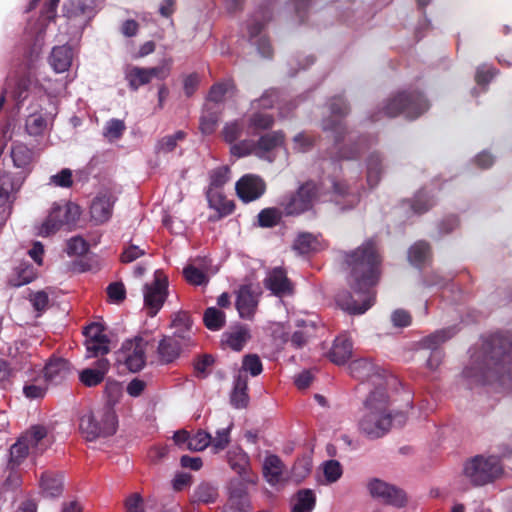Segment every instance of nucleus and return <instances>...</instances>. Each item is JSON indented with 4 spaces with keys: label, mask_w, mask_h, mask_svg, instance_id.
Returning a JSON list of instances; mask_svg holds the SVG:
<instances>
[{
    "label": "nucleus",
    "mask_w": 512,
    "mask_h": 512,
    "mask_svg": "<svg viewBox=\"0 0 512 512\" xmlns=\"http://www.w3.org/2000/svg\"><path fill=\"white\" fill-rule=\"evenodd\" d=\"M10 157L15 168L20 169L24 176L28 175L34 166L35 152L26 144L15 142L11 145Z\"/></svg>",
    "instance_id": "19"
},
{
    "label": "nucleus",
    "mask_w": 512,
    "mask_h": 512,
    "mask_svg": "<svg viewBox=\"0 0 512 512\" xmlns=\"http://www.w3.org/2000/svg\"><path fill=\"white\" fill-rule=\"evenodd\" d=\"M264 286L277 297L292 295L293 283L282 267L273 268L264 279Z\"/></svg>",
    "instance_id": "16"
},
{
    "label": "nucleus",
    "mask_w": 512,
    "mask_h": 512,
    "mask_svg": "<svg viewBox=\"0 0 512 512\" xmlns=\"http://www.w3.org/2000/svg\"><path fill=\"white\" fill-rule=\"evenodd\" d=\"M236 93V85L232 79L215 83L211 86L208 93V100L214 103H221L224 101L226 95L233 96Z\"/></svg>",
    "instance_id": "36"
},
{
    "label": "nucleus",
    "mask_w": 512,
    "mask_h": 512,
    "mask_svg": "<svg viewBox=\"0 0 512 512\" xmlns=\"http://www.w3.org/2000/svg\"><path fill=\"white\" fill-rule=\"evenodd\" d=\"M72 49L67 45L56 46L52 49L49 63L56 73L67 71L72 64Z\"/></svg>",
    "instance_id": "27"
},
{
    "label": "nucleus",
    "mask_w": 512,
    "mask_h": 512,
    "mask_svg": "<svg viewBox=\"0 0 512 512\" xmlns=\"http://www.w3.org/2000/svg\"><path fill=\"white\" fill-rule=\"evenodd\" d=\"M317 239L311 233H301L294 241L293 248L300 254H308L315 249Z\"/></svg>",
    "instance_id": "56"
},
{
    "label": "nucleus",
    "mask_w": 512,
    "mask_h": 512,
    "mask_svg": "<svg viewBox=\"0 0 512 512\" xmlns=\"http://www.w3.org/2000/svg\"><path fill=\"white\" fill-rule=\"evenodd\" d=\"M203 322L207 329L218 331L224 327L226 315L223 311L215 307H209L204 312Z\"/></svg>",
    "instance_id": "41"
},
{
    "label": "nucleus",
    "mask_w": 512,
    "mask_h": 512,
    "mask_svg": "<svg viewBox=\"0 0 512 512\" xmlns=\"http://www.w3.org/2000/svg\"><path fill=\"white\" fill-rule=\"evenodd\" d=\"M46 437L47 429L42 425H34L22 435L33 454H42L47 449Z\"/></svg>",
    "instance_id": "24"
},
{
    "label": "nucleus",
    "mask_w": 512,
    "mask_h": 512,
    "mask_svg": "<svg viewBox=\"0 0 512 512\" xmlns=\"http://www.w3.org/2000/svg\"><path fill=\"white\" fill-rule=\"evenodd\" d=\"M72 373L71 364L63 358L51 359L44 367L45 379L53 384H59Z\"/></svg>",
    "instance_id": "22"
},
{
    "label": "nucleus",
    "mask_w": 512,
    "mask_h": 512,
    "mask_svg": "<svg viewBox=\"0 0 512 512\" xmlns=\"http://www.w3.org/2000/svg\"><path fill=\"white\" fill-rule=\"evenodd\" d=\"M218 121L219 114L206 106L200 117L199 129L203 134L210 135L216 130Z\"/></svg>",
    "instance_id": "50"
},
{
    "label": "nucleus",
    "mask_w": 512,
    "mask_h": 512,
    "mask_svg": "<svg viewBox=\"0 0 512 512\" xmlns=\"http://www.w3.org/2000/svg\"><path fill=\"white\" fill-rule=\"evenodd\" d=\"M50 184L61 188H70L73 185V174L69 168H64L60 172L50 177Z\"/></svg>",
    "instance_id": "64"
},
{
    "label": "nucleus",
    "mask_w": 512,
    "mask_h": 512,
    "mask_svg": "<svg viewBox=\"0 0 512 512\" xmlns=\"http://www.w3.org/2000/svg\"><path fill=\"white\" fill-rule=\"evenodd\" d=\"M260 288L252 283L241 285L237 291L235 307L240 318L252 320L259 304Z\"/></svg>",
    "instance_id": "11"
},
{
    "label": "nucleus",
    "mask_w": 512,
    "mask_h": 512,
    "mask_svg": "<svg viewBox=\"0 0 512 512\" xmlns=\"http://www.w3.org/2000/svg\"><path fill=\"white\" fill-rule=\"evenodd\" d=\"M322 128L324 131L331 132L334 137L335 144H340L347 133L346 124L342 120H336L329 117L323 120Z\"/></svg>",
    "instance_id": "46"
},
{
    "label": "nucleus",
    "mask_w": 512,
    "mask_h": 512,
    "mask_svg": "<svg viewBox=\"0 0 512 512\" xmlns=\"http://www.w3.org/2000/svg\"><path fill=\"white\" fill-rule=\"evenodd\" d=\"M231 155L242 158L254 154L256 156L255 141L251 139H244L236 141L230 145Z\"/></svg>",
    "instance_id": "53"
},
{
    "label": "nucleus",
    "mask_w": 512,
    "mask_h": 512,
    "mask_svg": "<svg viewBox=\"0 0 512 512\" xmlns=\"http://www.w3.org/2000/svg\"><path fill=\"white\" fill-rule=\"evenodd\" d=\"M37 82L38 80L35 74L32 73L31 67L16 72L14 76L7 78V88L18 106L28 98L31 87Z\"/></svg>",
    "instance_id": "12"
},
{
    "label": "nucleus",
    "mask_w": 512,
    "mask_h": 512,
    "mask_svg": "<svg viewBox=\"0 0 512 512\" xmlns=\"http://www.w3.org/2000/svg\"><path fill=\"white\" fill-rule=\"evenodd\" d=\"M244 125L239 120L228 122L222 129V137L228 144H232L240 139L243 134Z\"/></svg>",
    "instance_id": "52"
},
{
    "label": "nucleus",
    "mask_w": 512,
    "mask_h": 512,
    "mask_svg": "<svg viewBox=\"0 0 512 512\" xmlns=\"http://www.w3.org/2000/svg\"><path fill=\"white\" fill-rule=\"evenodd\" d=\"M263 476L266 481L271 484H277L282 476L284 464L279 456L275 454H269L265 457L263 462Z\"/></svg>",
    "instance_id": "30"
},
{
    "label": "nucleus",
    "mask_w": 512,
    "mask_h": 512,
    "mask_svg": "<svg viewBox=\"0 0 512 512\" xmlns=\"http://www.w3.org/2000/svg\"><path fill=\"white\" fill-rule=\"evenodd\" d=\"M89 250L88 243L80 236L72 237L67 242L66 252L69 256H82Z\"/></svg>",
    "instance_id": "60"
},
{
    "label": "nucleus",
    "mask_w": 512,
    "mask_h": 512,
    "mask_svg": "<svg viewBox=\"0 0 512 512\" xmlns=\"http://www.w3.org/2000/svg\"><path fill=\"white\" fill-rule=\"evenodd\" d=\"M205 194L209 208L215 211V214L209 217L210 221H218L234 212L235 203L227 199L226 195L221 190H206Z\"/></svg>",
    "instance_id": "18"
},
{
    "label": "nucleus",
    "mask_w": 512,
    "mask_h": 512,
    "mask_svg": "<svg viewBox=\"0 0 512 512\" xmlns=\"http://www.w3.org/2000/svg\"><path fill=\"white\" fill-rule=\"evenodd\" d=\"M352 342L344 335L337 337L329 352L330 360L341 365L346 363L352 355Z\"/></svg>",
    "instance_id": "28"
},
{
    "label": "nucleus",
    "mask_w": 512,
    "mask_h": 512,
    "mask_svg": "<svg viewBox=\"0 0 512 512\" xmlns=\"http://www.w3.org/2000/svg\"><path fill=\"white\" fill-rule=\"evenodd\" d=\"M250 339L249 330L245 327H239L234 331L225 332L222 335V342L234 351H241L247 341Z\"/></svg>",
    "instance_id": "35"
},
{
    "label": "nucleus",
    "mask_w": 512,
    "mask_h": 512,
    "mask_svg": "<svg viewBox=\"0 0 512 512\" xmlns=\"http://www.w3.org/2000/svg\"><path fill=\"white\" fill-rule=\"evenodd\" d=\"M285 134L283 131L268 132L255 141L256 156L260 159L272 161L270 153L278 147L283 146Z\"/></svg>",
    "instance_id": "20"
},
{
    "label": "nucleus",
    "mask_w": 512,
    "mask_h": 512,
    "mask_svg": "<svg viewBox=\"0 0 512 512\" xmlns=\"http://www.w3.org/2000/svg\"><path fill=\"white\" fill-rule=\"evenodd\" d=\"M263 365L260 357L257 354H247L242 359V367L240 372H248L251 376L255 377L261 374Z\"/></svg>",
    "instance_id": "55"
},
{
    "label": "nucleus",
    "mask_w": 512,
    "mask_h": 512,
    "mask_svg": "<svg viewBox=\"0 0 512 512\" xmlns=\"http://www.w3.org/2000/svg\"><path fill=\"white\" fill-rule=\"evenodd\" d=\"M249 400L248 378L239 372L234 380L233 389L230 394V403L233 407L242 409L248 406Z\"/></svg>",
    "instance_id": "25"
},
{
    "label": "nucleus",
    "mask_w": 512,
    "mask_h": 512,
    "mask_svg": "<svg viewBox=\"0 0 512 512\" xmlns=\"http://www.w3.org/2000/svg\"><path fill=\"white\" fill-rule=\"evenodd\" d=\"M231 426L227 428L220 429L216 432V436L214 438L211 437V443L213 450L215 453L224 450L229 442H230V429Z\"/></svg>",
    "instance_id": "63"
},
{
    "label": "nucleus",
    "mask_w": 512,
    "mask_h": 512,
    "mask_svg": "<svg viewBox=\"0 0 512 512\" xmlns=\"http://www.w3.org/2000/svg\"><path fill=\"white\" fill-rule=\"evenodd\" d=\"M431 256V247L426 241H418L413 244L408 251L410 263L416 267H421Z\"/></svg>",
    "instance_id": "39"
},
{
    "label": "nucleus",
    "mask_w": 512,
    "mask_h": 512,
    "mask_svg": "<svg viewBox=\"0 0 512 512\" xmlns=\"http://www.w3.org/2000/svg\"><path fill=\"white\" fill-rule=\"evenodd\" d=\"M183 276L189 284L195 286L206 285L209 282L207 275L192 264L183 269Z\"/></svg>",
    "instance_id": "54"
},
{
    "label": "nucleus",
    "mask_w": 512,
    "mask_h": 512,
    "mask_svg": "<svg viewBox=\"0 0 512 512\" xmlns=\"http://www.w3.org/2000/svg\"><path fill=\"white\" fill-rule=\"evenodd\" d=\"M283 214V210L276 207L264 208L258 213V225L262 228L275 227L280 223Z\"/></svg>",
    "instance_id": "42"
},
{
    "label": "nucleus",
    "mask_w": 512,
    "mask_h": 512,
    "mask_svg": "<svg viewBox=\"0 0 512 512\" xmlns=\"http://www.w3.org/2000/svg\"><path fill=\"white\" fill-rule=\"evenodd\" d=\"M296 326L299 328L291 335V344L299 349L302 348L315 332V325L312 322L298 320Z\"/></svg>",
    "instance_id": "37"
},
{
    "label": "nucleus",
    "mask_w": 512,
    "mask_h": 512,
    "mask_svg": "<svg viewBox=\"0 0 512 512\" xmlns=\"http://www.w3.org/2000/svg\"><path fill=\"white\" fill-rule=\"evenodd\" d=\"M126 130L124 121L120 119H111L104 128V136L110 141L120 139Z\"/></svg>",
    "instance_id": "58"
},
{
    "label": "nucleus",
    "mask_w": 512,
    "mask_h": 512,
    "mask_svg": "<svg viewBox=\"0 0 512 512\" xmlns=\"http://www.w3.org/2000/svg\"><path fill=\"white\" fill-rule=\"evenodd\" d=\"M274 122L275 120L272 114L266 112H254L249 117L248 126L256 133L272 128Z\"/></svg>",
    "instance_id": "44"
},
{
    "label": "nucleus",
    "mask_w": 512,
    "mask_h": 512,
    "mask_svg": "<svg viewBox=\"0 0 512 512\" xmlns=\"http://www.w3.org/2000/svg\"><path fill=\"white\" fill-rule=\"evenodd\" d=\"M36 278V272L32 265L22 263L16 268V274L10 279L11 285L20 287L32 282Z\"/></svg>",
    "instance_id": "48"
},
{
    "label": "nucleus",
    "mask_w": 512,
    "mask_h": 512,
    "mask_svg": "<svg viewBox=\"0 0 512 512\" xmlns=\"http://www.w3.org/2000/svg\"><path fill=\"white\" fill-rule=\"evenodd\" d=\"M117 415L110 402L96 411H88L79 419V430L88 441L112 436L117 430Z\"/></svg>",
    "instance_id": "5"
},
{
    "label": "nucleus",
    "mask_w": 512,
    "mask_h": 512,
    "mask_svg": "<svg viewBox=\"0 0 512 512\" xmlns=\"http://www.w3.org/2000/svg\"><path fill=\"white\" fill-rule=\"evenodd\" d=\"M393 415L390 409V397L382 383L372 390L363 402L362 415L358 427L362 434L369 439H379L391 429Z\"/></svg>",
    "instance_id": "3"
},
{
    "label": "nucleus",
    "mask_w": 512,
    "mask_h": 512,
    "mask_svg": "<svg viewBox=\"0 0 512 512\" xmlns=\"http://www.w3.org/2000/svg\"><path fill=\"white\" fill-rule=\"evenodd\" d=\"M41 492L46 497H58L63 492V476L58 472L45 471L40 477Z\"/></svg>",
    "instance_id": "26"
},
{
    "label": "nucleus",
    "mask_w": 512,
    "mask_h": 512,
    "mask_svg": "<svg viewBox=\"0 0 512 512\" xmlns=\"http://www.w3.org/2000/svg\"><path fill=\"white\" fill-rule=\"evenodd\" d=\"M86 337L85 346L88 353V357H99L109 353L110 340L103 329L98 324H90L84 330Z\"/></svg>",
    "instance_id": "15"
},
{
    "label": "nucleus",
    "mask_w": 512,
    "mask_h": 512,
    "mask_svg": "<svg viewBox=\"0 0 512 512\" xmlns=\"http://www.w3.org/2000/svg\"><path fill=\"white\" fill-rule=\"evenodd\" d=\"M80 214V207L75 203H54L49 215L39 229V234L47 237L55 234L64 226L70 230L76 224Z\"/></svg>",
    "instance_id": "8"
},
{
    "label": "nucleus",
    "mask_w": 512,
    "mask_h": 512,
    "mask_svg": "<svg viewBox=\"0 0 512 512\" xmlns=\"http://www.w3.org/2000/svg\"><path fill=\"white\" fill-rule=\"evenodd\" d=\"M360 143H355L350 146H342L337 149L335 153H331L330 160L332 162H340L343 160H356L360 157L362 151L368 147L366 139H360Z\"/></svg>",
    "instance_id": "34"
},
{
    "label": "nucleus",
    "mask_w": 512,
    "mask_h": 512,
    "mask_svg": "<svg viewBox=\"0 0 512 512\" xmlns=\"http://www.w3.org/2000/svg\"><path fill=\"white\" fill-rule=\"evenodd\" d=\"M25 126L29 135L38 136L45 130L47 122L41 114H31L27 117Z\"/></svg>",
    "instance_id": "57"
},
{
    "label": "nucleus",
    "mask_w": 512,
    "mask_h": 512,
    "mask_svg": "<svg viewBox=\"0 0 512 512\" xmlns=\"http://www.w3.org/2000/svg\"><path fill=\"white\" fill-rule=\"evenodd\" d=\"M368 489L372 497L379 498L388 505L403 507L406 504L407 499L403 490L379 479L369 482Z\"/></svg>",
    "instance_id": "13"
},
{
    "label": "nucleus",
    "mask_w": 512,
    "mask_h": 512,
    "mask_svg": "<svg viewBox=\"0 0 512 512\" xmlns=\"http://www.w3.org/2000/svg\"><path fill=\"white\" fill-rule=\"evenodd\" d=\"M367 166V183L371 188L376 187L383 173V158L378 152L371 153L366 161Z\"/></svg>",
    "instance_id": "32"
},
{
    "label": "nucleus",
    "mask_w": 512,
    "mask_h": 512,
    "mask_svg": "<svg viewBox=\"0 0 512 512\" xmlns=\"http://www.w3.org/2000/svg\"><path fill=\"white\" fill-rule=\"evenodd\" d=\"M230 168L219 166L209 172V186L207 190L219 191L230 180Z\"/></svg>",
    "instance_id": "43"
},
{
    "label": "nucleus",
    "mask_w": 512,
    "mask_h": 512,
    "mask_svg": "<svg viewBox=\"0 0 512 512\" xmlns=\"http://www.w3.org/2000/svg\"><path fill=\"white\" fill-rule=\"evenodd\" d=\"M189 344L175 336H164L159 342L157 352L162 363L168 364L179 357L182 349Z\"/></svg>",
    "instance_id": "21"
},
{
    "label": "nucleus",
    "mask_w": 512,
    "mask_h": 512,
    "mask_svg": "<svg viewBox=\"0 0 512 512\" xmlns=\"http://www.w3.org/2000/svg\"><path fill=\"white\" fill-rule=\"evenodd\" d=\"M108 300L120 304L126 299V288L122 282H112L106 288Z\"/></svg>",
    "instance_id": "61"
},
{
    "label": "nucleus",
    "mask_w": 512,
    "mask_h": 512,
    "mask_svg": "<svg viewBox=\"0 0 512 512\" xmlns=\"http://www.w3.org/2000/svg\"><path fill=\"white\" fill-rule=\"evenodd\" d=\"M168 296V280L161 270L155 271L154 280L144 287V305L149 317H155Z\"/></svg>",
    "instance_id": "10"
},
{
    "label": "nucleus",
    "mask_w": 512,
    "mask_h": 512,
    "mask_svg": "<svg viewBox=\"0 0 512 512\" xmlns=\"http://www.w3.org/2000/svg\"><path fill=\"white\" fill-rule=\"evenodd\" d=\"M323 473L327 482L334 483L342 476V466L337 460H328L323 464Z\"/></svg>",
    "instance_id": "62"
},
{
    "label": "nucleus",
    "mask_w": 512,
    "mask_h": 512,
    "mask_svg": "<svg viewBox=\"0 0 512 512\" xmlns=\"http://www.w3.org/2000/svg\"><path fill=\"white\" fill-rule=\"evenodd\" d=\"M502 474L500 460L495 456L476 455L463 465V475L473 486H483L493 482Z\"/></svg>",
    "instance_id": "7"
},
{
    "label": "nucleus",
    "mask_w": 512,
    "mask_h": 512,
    "mask_svg": "<svg viewBox=\"0 0 512 512\" xmlns=\"http://www.w3.org/2000/svg\"><path fill=\"white\" fill-rule=\"evenodd\" d=\"M125 79L130 90L137 91L141 86L151 82L147 68L131 66L125 72Z\"/></svg>",
    "instance_id": "38"
},
{
    "label": "nucleus",
    "mask_w": 512,
    "mask_h": 512,
    "mask_svg": "<svg viewBox=\"0 0 512 512\" xmlns=\"http://www.w3.org/2000/svg\"><path fill=\"white\" fill-rule=\"evenodd\" d=\"M238 197L245 203L259 199L266 191L265 181L258 175L246 174L235 185Z\"/></svg>",
    "instance_id": "14"
},
{
    "label": "nucleus",
    "mask_w": 512,
    "mask_h": 512,
    "mask_svg": "<svg viewBox=\"0 0 512 512\" xmlns=\"http://www.w3.org/2000/svg\"><path fill=\"white\" fill-rule=\"evenodd\" d=\"M415 214L421 215L429 211L434 201L424 190L418 191L412 200L407 201Z\"/></svg>",
    "instance_id": "47"
},
{
    "label": "nucleus",
    "mask_w": 512,
    "mask_h": 512,
    "mask_svg": "<svg viewBox=\"0 0 512 512\" xmlns=\"http://www.w3.org/2000/svg\"><path fill=\"white\" fill-rule=\"evenodd\" d=\"M454 330L452 328L442 329L436 331L422 340V345L425 348L436 350L439 345L452 338Z\"/></svg>",
    "instance_id": "49"
},
{
    "label": "nucleus",
    "mask_w": 512,
    "mask_h": 512,
    "mask_svg": "<svg viewBox=\"0 0 512 512\" xmlns=\"http://www.w3.org/2000/svg\"><path fill=\"white\" fill-rule=\"evenodd\" d=\"M187 133L183 130H178L172 135H166L160 138L155 144L156 154H167L173 152L179 141H184Z\"/></svg>",
    "instance_id": "40"
},
{
    "label": "nucleus",
    "mask_w": 512,
    "mask_h": 512,
    "mask_svg": "<svg viewBox=\"0 0 512 512\" xmlns=\"http://www.w3.org/2000/svg\"><path fill=\"white\" fill-rule=\"evenodd\" d=\"M210 443L211 435L204 430H199L193 436H190L188 449L192 451H202L207 448Z\"/></svg>",
    "instance_id": "59"
},
{
    "label": "nucleus",
    "mask_w": 512,
    "mask_h": 512,
    "mask_svg": "<svg viewBox=\"0 0 512 512\" xmlns=\"http://www.w3.org/2000/svg\"><path fill=\"white\" fill-rule=\"evenodd\" d=\"M116 201L114 195L110 192L99 193L92 201L90 206L91 218L97 224L107 222L113 212V206Z\"/></svg>",
    "instance_id": "17"
},
{
    "label": "nucleus",
    "mask_w": 512,
    "mask_h": 512,
    "mask_svg": "<svg viewBox=\"0 0 512 512\" xmlns=\"http://www.w3.org/2000/svg\"><path fill=\"white\" fill-rule=\"evenodd\" d=\"M320 186L313 180L302 183L296 191L282 197L279 205L285 216L297 217L313 210L320 200Z\"/></svg>",
    "instance_id": "6"
},
{
    "label": "nucleus",
    "mask_w": 512,
    "mask_h": 512,
    "mask_svg": "<svg viewBox=\"0 0 512 512\" xmlns=\"http://www.w3.org/2000/svg\"><path fill=\"white\" fill-rule=\"evenodd\" d=\"M31 448L22 436L10 447L9 464L14 468L19 466L29 455Z\"/></svg>",
    "instance_id": "45"
},
{
    "label": "nucleus",
    "mask_w": 512,
    "mask_h": 512,
    "mask_svg": "<svg viewBox=\"0 0 512 512\" xmlns=\"http://www.w3.org/2000/svg\"><path fill=\"white\" fill-rule=\"evenodd\" d=\"M227 461L236 473L242 474L247 467L248 457L242 449H233L228 451Z\"/></svg>",
    "instance_id": "51"
},
{
    "label": "nucleus",
    "mask_w": 512,
    "mask_h": 512,
    "mask_svg": "<svg viewBox=\"0 0 512 512\" xmlns=\"http://www.w3.org/2000/svg\"><path fill=\"white\" fill-rule=\"evenodd\" d=\"M218 489L208 482H201L195 487L190 496L191 505L195 504H211L218 498Z\"/></svg>",
    "instance_id": "31"
},
{
    "label": "nucleus",
    "mask_w": 512,
    "mask_h": 512,
    "mask_svg": "<svg viewBox=\"0 0 512 512\" xmlns=\"http://www.w3.org/2000/svg\"><path fill=\"white\" fill-rule=\"evenodd\" d=\"M171 327L175 329L173 336L190 344L192 334V319L188 312L180 311L172 319Z\"/></svg>",
    "instance_id": "29"
},
{
    "label": "nucleus",
    "mask_w": 512,
    "mask_h": 512,
    "mask_svg": "<svg viewBox=\"0 0 512 512\" xmlns=\"http://www.w3.org/2000/svg\"><path fill=\"white\" fill-rule=\"evenodd\" d=\"M481 384L512 387V335L495 333L482 345V359L467 370Z\"/></svg>",
    "instance_id": "2"
},
{
    "label": "nucleus",
    "mask_w": 512,
    "mask_h": 512,
    "mask_svg": "<svg viewBox=\"0 0 512 512\" xmlns=\"http://www.w3.org/2000/svg\"><path fill=\"white\" fill-rule=\"evenodd\" d=\"M344 264L348 271V284L357 298L351 292L343 290L336 295V303L349 314H363L375 302L373 289L382 273V256L377 242L371 238L356 249L346 252Z\"/></svg>",
    "instance_id": "1"
},
{
    "label": "nucleus",
    "mask_w": 512,
    "mask_h": 512,
    "mask_svg": "<svg viewBox=\"0 0 512 512\" xmlns=\"http://www.w3.org/2000/svg\"><path fill=\"white\" fill-rule=\"evenodd\" d=\"M315 504V493L311 489H301L292 498L291 512H312Z\"/></svg>",
    "instance_id": "33"
},
{
    "label": "nucleus",
    "mask_w": 512,
    "mask_h": 512,
    "mask_svg": "<svg viewBox=\"0 0 512 512\" xmlns=\"http://www.w3.org/2000/svg\"><path fill=\"white\" fill-rule=\"evenodd\" d=\"M349 371L352 377L359 380H368L373 377L383 379L381 370L367 358L353 360L349 364Z\"/></svg>",
    "instance_id": "23"
},
{
    "label": "nucleus",
    "mask_w": 512,
    "mask_h": 512,
    "mask_svg": "<svg viewBox=\"0 0 512 512\" xmlns=\"http://www.w3.org/2000/svg\"><path fill=\"white\" fill-rule=\"evenodd\" d=\"M148 346L153 347L152 340L142 335L126 340L122 344V360L131 372H138L145 366Z\"/></svg>",
    "instance_id": "9"
},
{
    "label": "nucleus",
    "mask_w": 512,
    "mask_h": 512,
    "mask_svg": "<svg viewBox=\"0 0 512 512\" xmlns=\"http://www.w3.org/2000/svg\"><path fill=\"white\" fill-rule=\"evenodd\" d=\"M429 107V101L419 90H403L387 98L383 107L370 115V121L377 122L383 117L395 118L399 115L414 120L428 111Z\"/></svg>",
    "instance_id": "4"
}]
</instances>
